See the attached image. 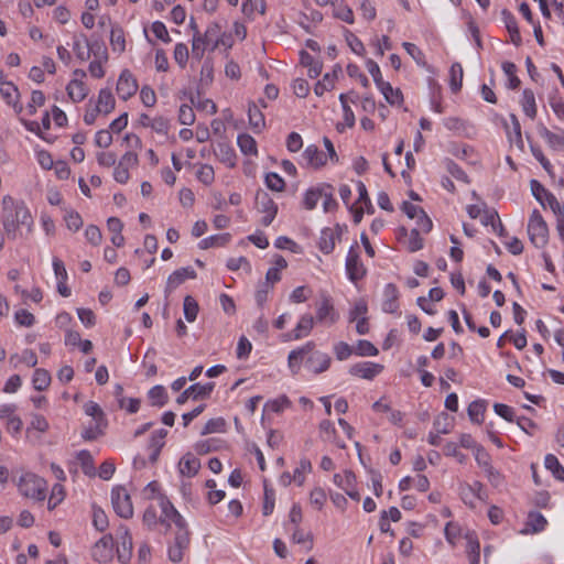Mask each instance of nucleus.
Masks as SVG:
<instances>
[{
  "mask_svg": "<svg viewBox=\"0 0 564 564\" xmlns=\"http://www.w3.org/2000/svg\"><path fill=\"white\" fill-rule=\"evenodd\" d=\"M1 221L7 237L12 240L18 238L20 227L25 226L28 231H31L33 225L24 202L15 200L9 195L2 199Z\"/></svg>",
  "mask_w": 564,
  "mask_h": 564,
  "instance_id": "1",
  "label": "nucleus"
},
{
  "mask_svg": "<svg viewBox=\"0 0 564 564\" xmlns=\"http://www.w3.org/2000/svg\"><path fill=\"white\" fill-rule=\"evenodd\" d=\"M19 491L29 498L42 501L46 497V481L32 473H26L21 476L19 484Z\"/></svg>",
  "mask_w": 564,
  "mask_h": 564,
  "instance_id": "2",
  "label": "nucleus"
},
{
  "mask_svg": "<svg viewBox=\"0 0 564 564\" xmlns=\"http://www.w3.org/2000/svg\"><path fill=\"white\" fill-rule=\"evenodd\" d=\"M547 234L549 229L546 223L544 221L540 212L534 209L528 224V235L531 242L536 248H543L547 242Z\"/></svg>",
  "mask_w": 564,
  "mask_h": 564,
  "instance_id": "3",
  "label": "nucleus"
},
{
  "mask_svg": "<svg viewBox=\"0 0 564 564\" xmlns=\"http://www.w3.org/2000/svg\"><path fill=\"white\" fill-rule=\"evenodd\" d=\"M191 543V533L187 528V523L182 527H176L174 542L169 547V558L178 563L183 560L184 552L188 550Z\"/></svg>",
  "mask_w": 564,
  "mask_h": 564,
  "instance_id": "4",
  "label": "nucleus"
},
{
  "mask_svg": "<svg viewBox=\"0 0 564 564\" xmlns=\"http://www.w3.org/2000/svg\"><path fill=\"white\" fill-rule=\"evenodd\" d=\"M254 203L257 210L265 214L261 219V224L265 227L271 225L278 214V205L272 197L267 192L260 189L256 194Z\"/></svg>",
  "mask_w": 564,
  "mask_h": 564,
  "instance_id": "5",
  "label": "nucleus"
},
{
  "mask_svg": "<svg viewBox=\"0 0 564 564\" xmlns=\"http://www.w3.org/2000/svg\"><path fill=\"white\" fill-rule=\"evenodd\" d=\"M346 272L350 281L357 282L366 275V268L360 261L359 246L355 243L349 248L346 258Z\"/></svg>",
  "mask_w": 564,
  "mask_h": 564,
  "instance_id": "6",
  "label": "nucleus"
},
{
  "mask_svg": "<svg viewBox=\"0 0 564 564\" xmlns=\"http://www.w3.org/2000/svg\"><path fill=\"white\" fill-rule=\"evenodd\" d=\"M111 502L116 513L124 519L133 514V507L129 494L123 487H116L111 491Z\"/></svg>",
  "mask_w": 564,
  "mask_h": 564,
  "instance_id": "7",
  "label": "nucleus"
},
{
  "mask_svg": "<svg viewBox=\"0 0 564 564\" xmlns=\"http://www.w3.org/2000/svg\"><path fill=\"white\" fill-rule=\"evenodd\" d=\"M159 506L161 508V516L159 521L162 524H166L170 528L171 522L175 524V527H182L186 523L185 519L181 516V513L174 508L172 502L164 495H159L158 497Z\"/></svg>",
  "mask_w": 564,
  "mask_h": 564,
  "instance_id": "8",
  "label": "nucleus"
},
{
  "mask_svg": "<svg viewBox=\"0 0 564 564\" xmlns=\"http://www.w3.org/2000/svg\"><path fill=\"white\" fill-rule=\"evenodd\" d=\"M215 388L214 382H207L206 384L194 383L185 389L177 398V404H184L188 399L199 400L207 399L212 394Z\"/></svg>",
  "mask_w": 564,
  "mask_h": 564,
  "instance_id": "9",
  "label": "nucleus"
},
{
  "mask_svg": "<svg viewBox=\"0 0 564 564\" xmlns=\"http://www.w3.org/2000/svg\"><path fill=\"white\" fill-rule=\"evenodd\" d=\"M117 94L122 100H128L138 90V83L129 69H123L118 78Z\"/></svg>",
  "mask_w": 564,
  "mask_h": 564,
  "instance_id": "10",
  "label": "nucleus"
},
{
  "mask_svg": "<svg viewBox=\"0 0 564 564\" xmlns=\"http://www.w3.org/2000/svg\"><path fill=\"white\" fill-rule=\"evenodd\" d=\"M93 556L100 563L109 562L113 556V538L111 534L104 535L93 547Z\"/></svg>",
  "mask_w": 564,
  "mask_h": 564,
  "instance_id": "11",
  "label": "nucleus"
},
{
  "mask_svg": "<svg viewBox=\"0 0 564 564\" xmlns=\"http://www.w3.org/2000/svg\"><path fill=\"white\" fill-rule=\"evenodd\" d=\"M118 538L120 540L117 547L118 560L121 563L130 561L132 555V536L126 525H120L118 529Z\"/></svg>",
  "mask_w": 564,
  "mask_h": 564,
  "instance_id": "12",
  "label": "nucleus"
},
{
  "mask_svg": "<svg viewBox=\"0 0 564 564\" xmlns=\"http://www.w3.org/2000/svg\"><path fill=\"white\" fill-rule=\"evenodd\" d=\"M197 276L195 270L191 267L181 268L175 270L167 278L165 293L171 294L176 288L183 284L187 279H195Z\"/></svg>",
  "mask_w": 564,
  "mask_h": 564,
  "instance_id": "13",
  "label": "nucleus"
},
{
  "mask_svg": "<svg viewBox=\"0 0 564 564\" xmlns=\"http://www.w3.org/2000/svg\"><path fill=\"white\" fill-rule=\"evenodd\" d=\"M340 236L341 230L339 226L336 228H324L318 240L319 250L325 254L330 253L335 248L336 240L340 239Z\"/></svg>",
  "mask_w": 564,
  "mask_h": 564,
  "instance_id": "14",
  "label": "nucleus"
},
{
  "mask_svg": "<svg viewBox=\"0 0 564 564\" xmlns=\"http://www.w3.org/2000/svg\"><path fill=\"white\" fill-rule=\"evenodd\" d=\"M310 354V357L306 359V366L313 371V373L319 375L328 370L332 364L329 355L314 350Z\"/></svg>",
  "mask_w": 564,
  "mask_h": 564,
  "instance_id": "15",
  "label": "nucleus"
},
{
  "mask_svg": "<svg viewBox=\"0 0 564 564\" xmlns=\"http://www.w3.org/2000/svg\"><path fill=\"white\" fill-rule=\"evenodd\" d=\"M383 369L382 365L373 362H359L352 365L349 369L350 375L360 377L362 379L372 380Z\"/></svg>",
  "mask_w": 564,
  "mask_h": 564,
  "instance_id": "16",
  "label": "nucleus"
},
{
  "mask_svg": "<svg viewBox=\"0 0 564 564\" xmlns=\"http://www.w3.org/2000/svg\"><path fill=\"white\" fill-rule=\"evenodd\" d=\"M313 327H314L313 316L311 314H305L300 318L296 327L292 332L284 335L285 340H292V339L297 340L303 337H306L307 335H310Z\"/></svg>",
  "mask_w": 564,
  "mask_h": 564,
  "instance_id": "17",
  "label": "nucleus"
},
{
  "mask_svg": "<svg viewBox=\"0 0 564 564\" xmlns=\"http://www.w3.org/2000/svg\"><path fill=\"white\" fill-rule=\"evenodd\" d=\"M334 482L340 487L352 500L359 501L360 495L355 489L356 476L351 470H345V484H341V475H334Z\"/></svg>",
  "mask_w": 564,
  "mask_h": 564,
  "instance_id": "18",
  "label": "nucleus"
},
{
  "mask_svg": "<svg viewBox=\"0 0 564 564\" xmlns=\"http://www.w3.org/2000/svg\"><path fill=\"white\" fill-rule=\"evenodd\" d=\"M399 290L395 284L388 283L383 291L382 310L386 313H395L399 310Z\"/></svg>",
  "mask_w": 564,
  "mask_h": 564,
  "instance_id": "19",
  "label": "nucleus"
},
{
  "mask_svg": "<svg viewBox=\"0 0 564 564\" xmlns=\"http://www.w3.org/2000/svg\"><path fill=\"white\" fill-rule=\"evenodd\" d=\"M314 348H315V343L314 341H307L304 346H302V347H300L297 349H294V350H292L290 352L288 361H289V367L291 368L293 373H297L299 372L300 364H301L302 359L306 355L312 352Z\"/></svg>",
  "mask_w": 564,
  "mask_h": 564,
  "instance_id": "20",
  "label": "nucleus"
},
{
  "mask_svg": "<svg viewBox=\"0 0 564 564\" xmlns=\"http://www.w3.org/2000/svg\"><path fill=\"white\" fill-rule=\"evenodd\" d=\"M501 17L505 22L506 29L510 35V41L516 45L520 46L522 43V37L520 35V31L518 28V23L516 17L507 9L501 11Z\"/></svg>",
  "mask_w": 564,
  "mask_h": 564,
  "instance_id": "21",
  "label": "nucleus"
},
{
  "mask_svg": "<svg viewBox=\"0 0 564 564\" xmlns=\"http://www.w3.org/2000/svg\"><path fill=\"white\" fill-rule=\"evenodd\" d=\"M0 94L8 105H11L17 113L23 110V106L19 102V90L13 83H8L0 87Z\"/></svg>",
  "mask_w": 564,
  "mask_h": 564,
  "instance_id": "22",
  "label": "nucleus"
},
{
  "mask_svg": "<svg viewBox=\"0 0 564 564\" xmlns=\"http://www.w3.org/2000/svg\"><path fill=\"white\" fill-rule=\"evenodd\" d=\"M317 319L319 322L329 319L330 323L338 319V314L335 312L332 299L328 295H322V301L317 307Z\"/></svg>",
  "mask_w": 564,
  "mask_h": 564,
  "instance_id": "23",
  "label": "nucleus"
},
{
  "mask_svg": "<svg viewBox=\"0 0 564 564\" xmlns=\"http://www.w3.org/2000/svg\"><path fill=\"white\" fill-rule=\"evenodd\" d=\"M178 467L180 473L183 476L193 477L198 473L200 468V462L193 454L187 453L181 458Z\"/></svg>",
  "mask_w": 564,
  "mask_h": 564,
  "instance_id": "24",
  "label": "nucleus"
},
{
  "mask_svg": "<svg viewBox=\"0 0 564 564\" xmlns=\"http://www.w3.org/2000/svg\"><path fill=\"white\" fill-rule=\"evenodd\" d=\"M341 73V67L336 65L332 73H327L324 75L322 80H318L314 87V93L317 96H322L325 91H328L334 88V80Z\"/></svg>",
  "mask_w": 564,
  "mask_h": 564,
  "instance_id": "25",
  "label": "nucleus"
},
{
  "mask_svg": "<svg viewBox=\"0 0 564 564\" xmlns=\"http://www.w3.org/2000/svg\"><path fill=\"white\" fill-rule=\"evenodd\" d=\"M215 155L220 162L229 167L236 166V153L231 145L226 142H219L215 149Z\"/></svg>",
  "mask_w": 564,
  "mask_h": 564,
  "instance_id": "26",
  "label": "nucleus"
},
{
  "mask_svg": "<svg viewBox=\"0 0 564 564\" xmlns=\"http://www.w3.org/2000/svg\"><path fill=\"white\" fill-rule=\"evenodd\" d=\"M303 158L307 161V164L315 167L321 169L326 164V156L323 152L318 150V148L314 144L308 145L304 152Z\"/></svg>",
  "mask_w": 564,
  "mask_h": 564,
  "instance_id": "27",
  "label": "nucleus"
},
{
  "mask_svg": "<svg viewBox=\"0 0 564 564\" xmlns=\"http://www.w3.org/2000/svg\"><path fill=\"white\" fill-rule=\"evenodd\" d=\"M66 90H67L69 98L74 102H79V101L84 100L88 94V89H87L86 85L80 79H77V78H74L68 83Z\"/></svg>",
  "mask_w": 564,
  "mask_h": 564,
  "instance_id": "28",
  "label": "nucleus"
},
{
  "mask_svg": "<svg viewBox=\"0 0 564 564\" xmlns=\"http://www.w3.org/2000/svg\"><path fill=\"white\" fill-rule=\"evenodd\" d=\"M325 188H329V184L323 183L316 187H311L306 191L304 196V207L312 210L316 207L318 199L325 194Z\"/></svg>",
  "mask_w": 564,
  "mask_h": 564,
  "instance_id": "29",
  "label": "nucleus"
},
{
  "mask_svg": "<svg viewBox=\"0 0 564 564\" xmlns=\"http://www.w3.org/2000/svg\"><path fill=\"white\" fill-rule=\"evenodd\" d=\"M116 100L109 88H102L99 91L96 107L100 109L104 115L110 113L115 109Z\"/></svg>",
  "mask_w": 564,
  "mask_h": 564,
  "instance_id": "30",
  "label": "nucleus"
},
{
  "mask_svg": "<svg viewBox=\"0 0 564 564\" xmlns=\"http://www.w3.org/2000/svg\"><path fill=\"white\" fill-rule=\"evenodd\" d=\"M546 519L540 512H530L523 533H538L545 529Z\"/></svg>",
  "mask_w": 564,
  "mask_h": 564,
  "instance_id": "31",
  "label": "nucleus"
},
{
  "mask_svg": "<svg viewBox=\"0 0 564 564\" xmlns=\"http://www.w3.org/2000/svg\"><path fill=\"white\" fill-rule=\"evenodd\" d=\"M520 102H521L523 112L530 119H534L536 117L538 109H536L535 96H534L533 90H531L529 88L524 89L522 93V98H521Z\"/></svg>",
  "mask_w": 564,
  "mask_h": 564,
  "instance_id": "32",
  "label": "nucleus"
},
{
  "mask_svg": "<svg viewBox=\"0 0 564 564\" xmlns=\"http://www.w3.org/2000/svg\"><path fill=\"white\" fill-rule=\"evenodd\" d=\"M249 124L254 132H260L265 126L264 116L254 102L249 104L248 108Z\"/></svg>",
  "mask_w": 564,
  "mask_h": 564,
  "instance_id": "33",
  "label": "nucleus"
},
{
  "mask_svg": "<svg viewBox=\"0 0 564 564\" xmlns=\"http://www.w3.org/2000/svg\"><path fill=\"white\" fill-rule=\"evenodd\" d=\"M301 64L308 68V76L311 78H316L321 75L323 65L321 62L316 61L311 54L306 51H301Z\"/></svg>",
  "mask_w": 564,
  "mask_h": 564,
  "instance_id": "34",
  "label": "nucleus"
},
{
  "mask_svg": "<svg viewBox=\"0 0 564 564\" xmlns=\"http://www.w3.org/2000/svg\"><path fill=\"white\" fill-rule=\"evenodd\" d=\"M148 398L152 406L162 408L169 401V395L165 388L161 384L154 386L148 392Z\"/></svg>",
  "mask_w": 564,
  "mask_h": 564,
  "instance_id": "35",
  "label": "nucleus"
},
{
  "mask_svg": "<svg viewBox=\"0 0 564 564\" xmlns=\"http://www.w3.org/2000/svg\"><path fill=\"white\" fill-rule=\"evenodd\" d=\"M238 147L240 148V151L246 155H257L258 149H257V142L256 140L247 133H241L237 138Z\"/></svg>",
  "mask_w": 564,
  "mask_h": 564,
  "instance_id": "36",
  "label": "nucleus"
},
{
  "mask_svg": "<svg viewBox=\"0 0 564 564\" xmlns=\"http://www.w3.org/2000/svg\"><path fill=\"white\" fill-rule=\"evenodd\" d=\"M486 411V402L484 400L473 401L467 409L468 416L471 422L481 424L484 421V413Z\"/></svg>",
  "mask_w": 564,
  "mask_h": 564,
  "instance_id": "37",
  "label": "nucleus"
},
{
  "mask_svg": "<svg viewBox=\"0 0 564 564\" xmlns=\"http://www.w3.org/2000/svg\"><path fill=\"white\" fill-rule=\"evenodd\" d=\"M464 70L459 63H454L449 69V86L453 93L460 90L463 85Z\"/></svg>",
  "mask_w": 564,
  "mask_h": 564,
  "instance_id": "38",
  "label": "nucleus"
},
{
  "mask_svg": "<svg viewBox=\"0 0 564 564\" xmlns=\"http://www.w3.org/2000/svg\"><path fill=\"white\" fill-rule=\"evenodd\" d=\"M32 383L35 390L44 391L51 383V375L47 370L39 368L33 373Z\"/></svg>",
  "mask_w": 564,
  "mask_h": 564,
  "instance_id": "39",
  "label": "nucleus"
},
{
  "mask_svg": "<svg viewBox=\"0 0 564 564\" xmlns=\"http://www.w3.org/2000/svg\"><path fill=\"white\" fill-rule=\"evenodd\" d=\"M230 240V234L214 235L203 239L199 242L200 249H208L213 247H224Z\"/></svg>",
  "mask_w": 564,
  "mask_h": 564,
  "instance_id": "40",
  "label": "nucleus"
},
{
  "mask_svg": "<svg viewBox=\"0 0 564 564\" xmlns=\"http://www.w3.org/2000/svg\"><path fill=\"white\" fill-rule=\"evenodd\" d=\"M379 90L384 96L386 100L390 105H397L400 104L403 100V96L400 89H393L390 83H384L382 86L379 87Z\"/></svg>",
  "mask_w": 564,
  "mask_h": 564,
  "instance_id": "41",
  "label": "nucleus"
},
{
  "mask_svg": "<svg viewBox=\"0 0 564 564\" xmlns=\"http://www.w3.org/2000/svg\"><path fill=\"white\" fill-rule=\"evenodd\" d=\"M183 310L186 321L192 323L197 317L199 306L197 301L193 296L186 295L184 297Z\"/></svg>",
  "mask_w": 564,
  "mask_h": 564,
  "instance_id": "42",
  "label": "nucleus"
},
{
  "mask_svg": "<svg viewBox=\"0 0 564 564\" xmlns=\"http://www.w3.org/2000/svg\"><path fill=\"white\" fill-rule=\"evenodd\" d=\"M110 45L115 52L122 53L126 50L124 33L121 28H112L110 33Z\"/></svg>",
  "mask_w": 564,
  "mask_h": 564,
  "instance_id": "43",
  "label": "nucleus"
},
{
  "mask_svg": "<svg viewBox=\"0 0 564 564\" xmlns=\"http://www.w3.org/2000/svg\"><path fill=\"white\" fill-rule=\"evenodd\" d=\"M539 134L546 140L550 147L557 148L562 147L564 148V137L556 134L552 131H550L545 126L539 127Z\"/></svg>",
  "mask_w": 564,
  "mask_h": 564,
  "instance_id": "44",
  "label": "nucleus"
},
{
  "mask_svg": "<svg viewBox=\"0 0 564 564\" xmlns=\"http://www.w3.org/2000/svg\"><path fill=\"white\" fill-rule=\"evenodd\" d=\"M544 464H545V467L546 469L551 470L553 476L563 481L564 480V468L563 466L560 464L558 459L556 458V456L552 455V454H547L545 456V460H544Z\"/></svg>",
  "mask_w": 564,
  "mask_h": 564,
  "instance_id": "45",
  "label": "nucleus"
},
{
  "mask_svg": "<svg viewBox=\"0 0 564 564\" xmlns=\"http://www.w3.org/2000/svg\"><path fill=\"white\" fill-rule=\"evenodd\" d=\"M106 426H107V422H95V424H91L84 429V431L82 433V437L85 441H95L100 435L104 434V430L106 429Z\"/></svg>",
  "mask_w": 564,
  "mask_h": 564,
  "instance_id": "46",
  "label": "nucleus"
},
{
  "mask_svg": "<svg viewBox=\"0 0 564 564\" xmlns=\"http://www.w3.org/2000/svg\"><path fill=\"white\" fill-rule=\"evenodd\" d=\"M77 459L80 463L82 469L85 475L87 476H94L95 475V467H94V459L91 454L88 451H80L77 454Z\"/></svg>",
  "mask_w": 564,
  "mask_h": 564,
  "instance_id": "47",
  "label": "nucleus"
},
{
  "mask_svg": "<svg viewBox=\"0 0 564 564\" xmlns=\"http://www.w3.org/2000/svg\"><path fill=\"white\" fill-rule=\"evenodd\" d=\"M84 411L88 416H91L95 422H107L102 409L94 401L86 402L84 404Z\"/></svg>",
  "mask_w": 564,
  "mask_h": 564,
  "instance_id": "48",
  "label": "nucleus"
},
{
  "mask_svg": "<svg viewBox=\"0 0 564 564\" xmlns=\"http://www.w3.org/2000/svg\"><path fill=\"white\" fill-rule=\"evenodd\" d=\"M444 163H445V167H446L447 172L453 177H455L457 181H462L466 184L470 183L468 175L453 160L446 159Z\"/></svg>",
  "mask_w": 564,
  "mask_h": 564,
  "instance_id": "49",
  "label": "nucleus"
},
{
  "mask_svg": "<svg viewBox=\"0 0 564 564\" xmlns=\"http://www.w3.org/2000/svg\"><path fill=\"white\" fill-rule=\"evenodd\" d=\"M93 524L96 530L104 532L108 528V518L101 508H93Z\"/></svg>",
  "mask_w": 564,
  "mask_h": 564,
  "instance_id": "50",
  "label": "nucleus"
},
{
  "mask_svg": "<svg viewBox=\"0 0 564 564\" xmlns=\"http://www.w3.org/2000/svg\"><path fill=\"white\" fill-rule=\"evenodd\" d=\"M345 39L348 46L355 54L359 56L365 54L366 50L362 42L351 31L345 30Z\"/></svg>",
  "mask_w": 564,
  "mask_h": 564,
  "instance_id": "51",
  "label": "nucleus"
},
{
  "mask_svg": "<svg viewBox=\"0 0 564 564\" xmlns=\"http://www.w3.org/2000/svg\"><path fill=\"white\" fill-rule=\"evenodd\" d=\"M265 185L269 189L274 192H282L285 187L284 180L276 173L270 172L265 175Z\"/></svg>",
  "mask_w": 564,
  "mask_h": 564,
  "instance_id": "52",
  "label": "nucleus"
},
{
  "mask_svg": "<svg viewBox=\"0 0 564 564\" xmlns=\"http://www.w3.org/2000/svg\"><path fill=\"white\" fill-rule=\"evenodd\" d=\"M475 459L477 464L486 471L491 468V457L488 452L482 446H477L475 451Z\"/></svg>",
  "mask_w": 564,
  "mask_h": 564,
  "instance_id": "53",
  "label": "nucleus"
},
{
  "mask_svg": "<svg viewBox=\"0 0 564 564\" xmlns=\"http://www.w3.org/2000/svg\"><path fill=\"white\" fill-rule=\"evenodd\" d=\"M178 121L184 126H192L195 122V113L189 105H182L178 111Z\"/></svg>",
  "mask_w": 564,
  "mask_h": 564,
  "instance_id": "54",
  "label": "nucleus"
},
{
  "mask_svg": "<svg viewBox=\"0 0 564 564\" xmlns=\"http://www.w3.org/2000/svg\"><path fill=\"white\" fill-rule=\"evenodd\" d=\"M64 497H65L64 487L59 484H55L52 488V494L48 499V509L50 510L55 509L56 506L63 501Z\"/></svg>",
  "mask_w": 564,
  "mask_h": 564,
  "instance_id": "55",
  "label": "nucleus"
},
{
  "mask_svg": "<svg viewBox=\"0 0 564 564\" xmlns=\"http://www.w3.org/2000/svg\"><path fill=\"white\" fill-rule=\"evenodd\" d=\"M226 422L223 417L210 419L205 424L202 435L223 432L225 430Z\"/></svg>",
  "mask_w": 564,
  "mask_h": 564,
  "instance_id": "56",
  "label": "nucleus"
},
{
  "mask_svg": "<svg viewBox=\"0 0 564 564\" xmlns=\"http://www.w3.org/2000/svg\"><path fill=\"white\" fill-rule=\"evenodd\" d=\"M292 540L294 543L297 544H303L307 542V551H311L313 549V534L311 532L305 533L300 528H296L292 534Z\"/></svg>",
  "mask_w": 564,
  "mask_h": 564,
  "instance_id": "57",
  "label": "nucleus"
},
{
  "mask_svg": "<svg viewBox=\"0 0 564 564\" xmlns=\"http://www.w3.org/2000/svg\"><path fill=\"white\" fill-rule=\"evenodd\" d=\"M196 176L199 182H202L205 185H210L215 180V172L213 166L208 164H204L200 166V169L197 171Z\"/></svg>",
  "mask_w": 564,
  "mask_h": 564,
  "instance_id": "58",
  "label": "nucleus"
},
{
  "mask_svg": "<svg viewBox=\"0 0 564 564\" xmlns=\"http://www.w3.org/2000/svg\"><path fill=\"white\" fill-rule=\"evenodd\" d=\"M312 470V463L307 458H302L300 460L299 467L294 470V481L299 484V486H302L305 481V477L303 476L304 471H311Z\"/></svg>",
  "mask_w": 564,
  "mask_h": 564,
  "instance_id": "59",
  "label": "nucleus"
},
{
  "mask_svg": "<svg viewBox=\"0 0 564 564\" xmlns=\"http://www.w3.org/2000/svg\"><path fill=\"white\" fill-rule=\"evenodd\" d=\"M290 405H291L290 400L285 395H282L278 399L267 402L264 408L272 412L279 413V412L283 411L284 409L289 408Z\"/></svg>",
  "mask_w": 564,
  "mask_h": 564,
  "instance_id": "60",
  "label": "nucleus"
},
{
  "mask_svg": "<svg viewBox=\"0 0 564 564\" xmlns=\"http://www.w3.org/2000/svg\"><path fill=\"white\" fill-rule=\"evenodd\" d=\"M377 347L368 340H359L356 346V354L359 356H377Z\"/></svg>",
  "mask_w": 564,
  "mask_h": 564,
  "instance_id": "61",
  "label": "nucleus"
},
{
  "mask_svg": "<svg viewBox=\"0 0 564 564\" xmlns=\"http://www.w3.org/2000/svg\"><path fill=\"white\" fill-rule=\"evenodd\" d=\"M66 226L69 230L77 231L83 226V219L77 212L70 210L64 217Z\"/></svg>",
  "mask_w": 564,
  "mask_h": 564,
  "instance_id": "62",
  "label": "nucleus"
},
{
  "mask_svg": "<svg viewBox=\"0 0 564 564\" xmlns=\"http://www.w3.org/2000/svg\"><path fill=\"white\" fill-rule=\"evenodd\" d=\"M494 410L496 414L501 416L508 422H514L516 421V414L511 406L503 404V403H495Z\"/></svg>",
  "mask_w": 564,
  "mask_h": 564,
  "instance_id": "63",
  "label": "nucleus"
},
{
  "mask_svg": "<svg viewBox=\"0 0 564 564\" xmlns=\"http://www.w3.org/2000/svg\"><path fill=\"white\" fill-rule=\"evenodd\" d=\"M174 59L181 67H185L188 59V48L184 43H177L175 45Z\"/></svg>",
  "mask_w": 564,
  "mask_h": 564,
  "instance_id": "64",
  "label": "nucleus"
}]
</instances>
